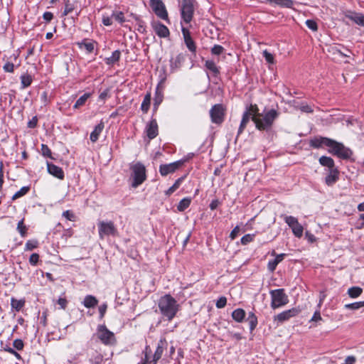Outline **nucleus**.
I'll use <instances>...</instances> for the list:
<instances>
[{"label":"nucleus","mask_w":364,"mask_h":364,"mask_svg":"<svg viewBox=\"0 0 364 364\" xmlns=\"http://www.w3.org/2000/svg\"><path fill=\"white\" fill-rule=\"evenodd\" d=\"M158 306L162 316L168 321L172 320L179 310L178 304L170 294L161 296L159 300Z\"/></svg>","instance_id":"f257e3e1"},{"label":"nucleus","mask_w":364,"mask_h":364,"mask_svg":"<svg viewBox=\"0 0 364 364\" xmlns=\"http://www.w3.org/2000/svg\"><path fill=\"white\" fill-rule=\"evenodd\" d=\"M278 117V112L275 109H270L264 115L260 114L259 117H252L256 127L259 130L269 129L274 119Z\"/></svg>","instance_id":"f03ea898"},{"label":"nucleus","mask_w":364,"mask_h":364,"mask_svg":"<svg viewBox=\"0 0 364 364\" xmlns=\"http://www.w3.org/2000/svg\"><path fill=\"white\" fill-rule=\"evenodd\" d=\"M132 179V186L136 188L141 185L146 178V168L140 162H137L131 166Z\"/></svg>","instance_id":"7ed1b4c3"},{"label":"nucleus","mask_w":364,"mask_h":364,"mask_svg":"<svg viewBox=\"0 0 364 364\" xmlns=\"http://www.w3.org/2000/svg\"><path fill=\"white\" fill-rule=\"evenodd\" d=\"M272 297L271 307L273 309L279 308L288 304V296L284 293L283 289L272 290L270 291Z\"/></svg>","instance_id":"20e7f679"},{"label":"nucleus","mask_w":364,"mask_h":364,"mask_svg":"<svg viewBox=\"0 0 364 364\" xmlns=\"http://www.w3.org/2000/svg\"><path fill=\"white\" fill-rule=\"evenodd\" d=\"M165 344V341H163L162 340H161L159 342L156 350L154 354L153 359L151 360H149V354L151 353V350L149 346H146L144 350V361L139 364H156L157 361L161 358L163 354Z\"/></svg>","instance_id":"39448f33"},{"label":"nucleus","mask_w":364,"mask_h":364,"mask_svg":"<svg viewBox=\"0 0 364 364\" xmlns=\"http://www.w3.org/2000/svg\"><path fill=\"white\" fill-rule=\"evenodd\" d=\"M328 151L340 158L348 159L352 154L351 151L345 147L341 143L331 139V142L328 145Z\"/></svg>","instance_id":"423d86ee"},{"label":"nucleus","mask_w":364,"mask_h":364,"mask_svg":"<svg viewBox=\"0 0 364 364\" xmlns=\"http://www.w3.org/2000/svg\"><path fill=\"white\" fill-rule=\"evenodd\" d=\"M97 338L105 345H114L116 343L114 334L107 329L105 325H100L97 328Z\"/></svg>","instance_id":"0eeeda50"},{"label":"nucleus","mask_w":364,"mask_h":364,"mask_svg":"<svg viewBox=\"0 0 364 364\" xmlns=\"http://www.w3.org/2000/svg\"><path fill=\"white\" fill-rule=\"evenodd\" d=\"M181 11L183 20L186 23H190L194 14L193 0H183Z\"/></svg>","instance_id":"6e6552de"},{"label":"nucleus","mask_w":364,"mask_h":364,"mask_svg":"<svg viewBox=\"0 0 364 364\" xmlns=\"http://www.w3.org/2000/svg\"><path fill=\"white\" fill-rule=\"evenodd\" d=\"M150 6L158 17L166 21H169L168 12L161 0H150Z\"/></svg>","instance_id":"1a4fd4ad"},{"label":"nucleus","mask_w":364,"mask_h":364,"mask_svg":"<svg viewBox=\"0 0 364 364\" xmlns=\"http://www.w3.org/2000/svg\"><path fill=\"white\" fill-rule=\"evenodd\" d=\"M98 228L100 238H103L105 235H116L117 234V228L112 221H100L98 223Z\"/></svg>","instance_id":"9d476101"},{"label":"nucleus","mask_w":364,"mask_h":364,"mask_svg":"<svg viewBox=\"0 0 364 364\" xmlns=\"http://www.w3.org/2000/svg\"><path fill=\"white\" fill-rule=\"evenodd\" d=\"M211 121L215 124H220L224 120L225 109L222 105H215L210 111Z\"/></svg>","instance_id":"9b49d317"},{"label":"nucleus","mask_w":364,"mask_h":364,"mask_svg":"<svg viewBox=\"0 0 364 364\" xmlns=\"http://www.w3.org/2000/svg\"><path fill=\"white\" fill-rule=\"evenodd\" d=\"M285 222L291 228L294 235L297 237H301L303 235L304 228L299 223L298 220L293 216H285Z\"/></svg>","instance_id":"f8f14e48"},{"label":"nucleus","mask_w":364,"mask_h":364,"mask_svg":"<svg viewBox=\"0 0 364 364\" xmlns=\"http://www.w3.org/2000/svg\"><path fill=\"white\" fill-rule=\"evenodd\" d=\"M300 311L301 310L298 308H292L277 314L274 316V320L279 323H283L289 320L291 318L295 317Z\"/></svg>","instance_id":"ddd939ff"},{"label":"nucleus","mask_w":364,"mask_h":364,"mask_svg":"<svg viewBox=\"0 0 364 364\" xmlns=\"http://www.w3.org/2000/svg\"><path fill=\"white\" fill-rule=\"evenodd\" d=\"M182 164L181 161H178L168 164H163L159 167V172L162 176H166L175 172Z\"/></svg>","instance_id":"4468645a"},{"label":"nucleus","mask_w":364,"mask_h":364,"mask_svg":"<svg viewBox=\"0 0 364 364\" xmlns=\"http://www.w3.org/2000/svg\"><path fill=\"white\" fill-rule=\"evenodd\" d=\"M152 28L155 33L161 38H166L170 34L168 28L159 21L153 22Z\"/></svg>","instance_id":"2eb2a0df"},{"label":"nucleus","mask_w":364,"mask_h":364,"mask_svg":"<svg viewBox=\"0 0 364 364\" xmlns=\"http://www.w3.org/2000/svg\"><path fill=\"white\" fill-rule=\"evenodd\" d=\"M146 132L149 139H153L158 135V124L156 119H151L146 125Z\"/></svg>","instance_id":"dca6fc26"},{"label":"nucleus","mask_w":364,"mask_h":364,"mask_svg":"<svg viewBox=\"0 0 364 364\" xmlns=\"http://www.w3.org/2000/svg\"><path fill=\"white\" fill-rule=\"evenodd\" d=\"M182 33L183 35V38H184V41H185V43L187 46V48H188V50L191 52H196V46L195 45V43L193 41V40L192 39L191 36V33L189 32V31L186 28H183L182 27Z\"/></svg>","instance_id":"f3484780"},{"label":"nucleus","mask_w":364,"mask_h":364,"mask_svg":"<svg viewBox=\"0 0 364 364\" xmlns=\"http://www.w3.org/2000/svg\"><path fill=\"white\" fill-rule=\"evenodd\" d=\"M344 15L356 24L364 26V15L350 11L345 12Z\"/></svg>","instance_id":"a211bd4d"},{"label":"nucleus","mask_w":364,"mask_h":364,"mask_svg":"<svg viewBox=\"0 0 364 364\" xmlns=\"http://www.w3.org/2000/svg\"><path fill=\"white\" fill-rule=\"evenodd\" d=\"M331 142V139L327 137H315L310 141V145L314 148H320L323 145L328 147L329 144Z\"/></svg>","instance_id":"6ab92c4d"},{"label":"nucleus","mask_w":364,"mask_h":364,"mask_svg":"<svg viewBox=\"0 0 364 364\" xmlns=\"http://www.w3.org/2000/svg\"><path fill=\"white\" fill-rule=\"evenodd\" d=\"M48 171L50 174L54 176L59 179H63L64 173L61 168L53 164H47Z\"/></svg>","instance_id":"aec40b11"},{"label":"nucleus","mask_w":364,"mask_h":364,"mask_svg":"<svg viewBox=\"0 0 364 364\" xmlns=\"http://www.w3.org/2000/svg\"><path fill=\"white\" fill-rule=\"evenodd\" d=\"M339 178V172L337 168H331L325 178V182L328 186H333Z\"/></svg>","instance_id":"412c9836"},{"label":"nucleus","mask_w":364,"mask_h":364,"mask_svg":"<svg viewBox=\"0 0 364 364\" xmlns=\"http://www.w3.org/2000/svg\"><path fill=\"white\" fill-rule=\"evenodd\" d=\"M105 127L104 122H100L94 129V130L90 134V140L92 142H95L97 141L100 134L102 132L103 129Z\"/></svg>","instance_id":"4be33fe9"},{"label":"nucleus","mask_w":364,"mask_h":364,"mask_svg":"<svg viewBox=\"0 0 364 364\" xmlns=\"http://www.w3.org/2000/svg\"><path fill=\"white\" fill-rule=\"evenodd\" d=\"M285 255H286L283 254V253L277 255L276 256L275 259L269 261L268 264H267L268 269L270 272H274L275 270L277 264L283 260Z\"/></svg>","instance_id":"5701e85b"},{"label":"nucleus","mask_w":364,"mask_h":364,"mask_svg":"<svg viewBox=\"0 0 364 364\" xmlns=\"http://www.w3.org/2000/svg\"><path fill=\"white\" fill-rule=\"evenodd\" d=\"M98 304V300L92 295H87L85 297L83 305L86 308H93Z\"/></svg>","instance_id":"b1692460"},{"label":"nucleus","mask_w":364,"mask_h":364,"mask_svg":"<svg viewBox=\"0 0 364 364\" xmlns=\"http://www.w3.org/2000/svg\"><path fill=\"white\" fill-rule=\"evenodd\" d=\"M319 163L322 166L328 167L329 170H331V168H336L334 167V161L331 157L323 156L319 159Z\"/></svg>","instance_id":"393cba45"},{"label":"nucleus","mask_w":364,"mask_h":364,"mask_svg":"<svg viewBox=\"0 0 364 364\" xmlns=\"http://www.w3.org/2000/svg\"><path fill=\"white\" fill-rule=\"evenodd\" d=\"M245 316V311L242 309H237L232 313V318L237 322H242Z\"/></svg>","instance_id":"a878e982"},{"label":"nucleus","mask_w":364,"mask_h":364,"mask_svg":"<svg viewBox=\"0 0 364 364\" xmlns=\"http://www.w3.org/2000/svg\"><path fill=\"white\" fill-rule=\"evenodd\" d=\"M250 119H252V117L250 115V113L245 112L242 116V119L238 129V134H241L245 128L246 127L247 124L250 122Z\"/></svg>","instance_id":"bb28decb"},{"label":"nucleus","mask_w":364,"mask_h":364,"mask_svg":"<svg viewBox=\"0 0 364 364\" xmlns=\"http://www.w3.org/2000/svg\"><path fill=\"white\" fill-rule=\"evenodd\" d=\"M150 104H151V94L147 93L145 95L144 100L141 105V109L143 111V112L146 113L148 112L149 107H150Z\"/></svg>","instance_id":"cd10ccee"},{"label":"nucleus","mask_w":364,"mask_h":364,"mask_svg":"<svg viewBox=\"0 0 364 364\" xmlns=\"http://www.w3.org/2000/svg\"><path fill=\"white\" fill-rule=\"evenodd\" d=\"M363 292L362 288L359 287H353L348 289V294L351 298H357Z\"/></svg>","instance_id":"c85d7f7f"},{"label":"nucleus","mask_w":364,"mask_h":364,"mask_svg":"<svg viewBox=\"0 0 364 364\" xmlns=\"http://www.w3.org/2000/svg\"><path fill=\"white\" fill-rule=\"evenodd\" d=\"M205 65V68L212 72L215 75L219 74V70L213 60H206Z\"/></svg>","instance_id":"c756f323"},{"label":"nucleus","mask_w":364,"mask_h":364,"mask_svg":"<svg viewBox=\"0 0 364 364\" xmlns=\"http://www.w3.org/2000/svg\"><path fill=\"white\" fill-rule=\"evenodd\" d=\"M191 204V199L188 198H185L183 199H182L178 206H177V209L178 211H183L185 210Z\"/></svg>","instance_id":"7c9ffc66"},{"label":"nucleus","mask_w":364,"mask_h":364,"mask_svg":"<svg viewBox=\"0 0 364 364\" xmlns=\"http://www.w3.org/2000/svg\"><path fill=\"white\" fill-rule=\"evenodd\" d=\"M90 97L89 93H85L83 95H82L75 102L74 105V108L77 109L80 107L81 106L84 105L87 99Z\"/></svg>","instance_id":"2f4dec72"},{"label":"nucleus","mask_w":364,"mask_h":364,"mask_svg":"<svg viewBox=\"0 0 364 364\" xmlns=\"http://www.w3.org/2000/svg\"><path fill=\"white\" fill-rule=\"evenodd\" d=\"M120 52L119 50H115L112 53V55L109 58H107V64H113L117 62L120 58Z\"/></svg>","instance_id":"473e14b6"},{"label":"nucleus","mask_w":364,"mask_h":364,"mask_svg":"<svg viewBox=\"0 0 364 364\" xmlns=\"http://www.w3.org/2000/svg\"><path fill=\"white\" fill-rule=\"evenodd\" d=\"M258 112H259V109H258L257 105H251L245 112L250 113V115L252 118L255 116L259 117L261 114Z\"/></svg>","instance_id":"72a5a7b5"},{"label":"nucleus","mask_w":364,"mask_h":364,"mask_svg":"<svg viewBox=\"0 0 364 364\" xmlns=\"http://www.w3.org/2000/svg\"><path fill=\"white\" fill-rule=\"evenodd\" d=\"M362 307H364V301L354 302L352 304H348L345 305L346 309H351V310H356V309H358Z\"/></svg>","instance_id":"f704fd0d"},{"label":"nucleus","mask_w":364,"mask_h":364,"mask_svg":"<svg viewBox=\"0 0 364 364\" xmlns=\"http://www.w3.org/2000/svg\"><path fill=\"white\" fill-rule=\"evenodd\" d=\"M11 304L13 309H15L16 311H19L23 306L24 301L12 298Z\"/></svg>","instance_id":"c9c22d12"},{"label":"nucleus","mask_w":364,"mask_h":364,"mask_svg":"<svg viewBox=\"0 0 364 364\" xmlns=\"http://www.w3.org/2000/svg\"><path fill=\"white\" fill-rule=\"evenodd\" d=\"M17 230L19 232L22 237H25L26 235L27 228L23 223V219L18 223Z\"/></svg>","instance_id":"e433bc0d"},{"label":"nucleus","mask_w":364,"mask_h":364,"mask_svg":"<svg viewBox=\"0 0 364 364\" xmlns=\"http://www.w3.org/2000/svg\"><path fill=\"white\" fill-rule=\"evenodd\" d=\"M28 191H29V187H27V186L22 187L18 191H17L12 196V200H16V199L24 196L25 194H26L28 193Z\"/></svg>","instance_id":"4c0bfd02"},{"label":"nucleus","mask_w":364,"mask_h":364,"mask_svg":"<svg viewBox=\"0 0 364 364\" xmlns=\"http://www.w3.org/2000/svg\"><path fill=\"white\" fill-rule=\"evenodd\" d=\"M21 84L23 85V87H28L32 82L31 77L28 75H23L21 77Z\"/></svg>","instance_id":"58836bf2"},{"label":"nucleus","mask_w":364,"mask_h":364,"mask_svg":"<svg viewBox=\"0 0 364 364\" xmlns=\"http://www.w3.org/2000/svg\"><path fill=\"white\" fill-rule=\"evenodd\" d=\"M112 17H113L117 21L119 22L120 23H122L125 21L124 14L122 11L114 12L112 15Z\"/></svg>","instance_id":"ea45409f"},{"label":"nucleus","mask_w":364,"mask_h":364,"mask_svg":"<svg viewBox=\"0 0 364 364\" xmlns=\"http://www.w3.org/2000/svg\"><path fill=\"white\" fill-rule=\"evenodd\" d=\"M263 56L268 63H270V64L274 63V55L272 53H270L269 52H268L267 50L263 51Z\"/></svg>","instance_id":"a19ab883"},{"label":"nucleus","mask_w":364,"mask_h":364,"mask_svg":"<svg viewBox=\"0 0 364 364\" xmlns=\"http://www.w3.org/2000/svg\"><path fill=\"white\" fill-rule=\"evenodd\" d=\"M255 235L247 234L241 238V243L242 245H247L253 240Z\"/></svg>","instance_id":"79ce46f5"},{"label":"nucleus","mask_w":364,"mask_h":364,"mask_svg":"<svg viewBox=\"0 0 364 364\" xmlns=\"http://www.w3.org/2000/svg\"><path fill=\"white\" fill-rule=\"evenodd\" d=\"M306 25L309 29L312 30L313 31H316L318 30L317 23L314 20H307L306 21Z\"/></svg>","instance_id":"37998d69"},{"label":"nucleus","mask_w":364,"mask_h":364,"mask_svg":"<svg viewBox=\"0 0 364 364\" xmlns=\"http://www.w3.org/2000/svg\"><path fill=\"white\" fill-rule=\"evenodd\" d=\"M227 304V299L225 296L220 297L216 301V307L218 309H222Z\"/></svg>","instance_id":"c03bdc74"},{"label":"nucleus","mask_w":364,"mask_h":364,"mask_svg":"<svg viewBox=\"0 0 364 364\" xmlns=\"http://www.w3.org/2000/svg\"><path fill=\"white\" fill-rule=\"evenodd\" d=\"M223 50H224V48L221 46L215 45L211 49V53L213 55H218L221 54Z\"/></svg>","instance_id":"a18cd8bd"},{"label":"nucleus","mask_w":364,"mask_h":364,"mask_svg":"<svg viewBox=\"0 0 364 364\" xmlns=\"http://www.w3.org/2000/svg\"><path fill=\"white\" fill-rule=\"evenodd\" d=\"M322 320V317L321 316V313H320V309H318V310H316L312 318H311L310 321L311 322H318V321H320Z\"/></svg>","instance_id":"49530a36"},{"label":"nucleus","mask_w":364,"mask_h":364,"mask_svg":"<svg viewBox=\"0 0 364 364\" xmlns=\"http://www.w3.org/2000/svg\"><path fill=\"white\" fill-rule=\"evenodd\" d=\"M14 347L18 350H21L23 348V342L21 339H16L13 342Z\"/></svg>","instance_id":"de8ad7c7"},{"label":"nucleus","mask_w":364,"mask_h":364,"mask_svg":"<svg viewBox=\"0 0 364 364\" xmlns=\"http://www.w3.org/2000/svg\"><path fill=\"white\" fill-rule=\"evenodd\" d=\"M41 152H42V154L45 156H48V157L51 156V151L48 148V146L46 144L41 145Z\"/></svg>","instance_id":"09e8293b"},{"label":"nucleus","mask_w":364,"mask_h":364,"mask_svg":"<svg viewBox=\"0 0 364 364\" xmlns=\"http://www.w3.org/2000/svg\"><path fill=\"white\" fill-rule=\"evenodd\" d=\"M37 244L38 243H37L36 241L28 240L26 243V250H32L35 249L37 247Z\"/></svg>","instance_id":"8fccbe9b"},{"label":"nucleus","mask_w":364,"mask_h":364,"mask_svg":"<svg viewBox=\"0 0 364 364\" xmlns=\"http://www.w3.org/2000/svg\"><path fill=\"white\" fill-rule=\"evenodd\" d=\"M247 321L250 324V328L251 331H253L257 324V318H247Z\"/></svg>","instance_id":"3c124183"},{"label":"nucleus","mask_w":364,"mask_h":364,"mask_svg":"<svg viewBox=\"0 0 364 364\" xmlns=\"http://www.w3.org/2000/svg\"><path fill=\"white\" fill-rule=\"evenodd\" d=\"M73 9H74L73 6L72 4H70L69 3V1H68V2L65 3V9L63 11V15L64 16L68 15V14H70V12L73 11Z\"/></svg>","instance_id":"603ef678"},{"label":"nucleus","mask_w":364,"mask_h":364,"mask_svg":"<svg viewBox=\"0 0 364 364\" xmlns=\"http://www.w3.org/2000/svg\"><path fill=\"white\" fill-rule=\"evenodd\" d=\"M4 350L14 355L17 359L21 358L20 354L18 353H17L16 350H14L13 348H11V347L6 346V348H4Z\"/></svg>","instance_id":"864d4df0"},{"label":"nucleus","mask_w":364,"mask_h":364,"mask_svg":"<svg viewBox=\"0 0 364 364\" xmlns=\"http://www.w3.org/2000/svg\"><path fill=\"white\" fill-rule=\"evenodd\" d=\"M39 255L36 253H33L30 256L29 262L32 265H36L38 261Z\"/></svg>","instance_id":"5fc2aeb1"},{"label":"nucleus","mask_w":364,"mask_h":364,"mask_svg":"<svg viewBox=\"0 0 364 364\" xmlns=\"http://www.w3.org/2000/svg\"><path fill=\"white\" fill-rule=\"evenodd\" d=\"M240 231V227L237 225L230 232V237L235 240Z\"/></svg>","instance_id":"6e6d98bb"},{"label":"nucleus","mask_w":364,"mask_h":364,"mask_svg":"<svg viewBox=\"0 0 364 364\" xmlns=\"http://www.w3.org/2000/svg\"><path fill=\"white\" fill-rule=\"evenodd\" d=\"M82 46L86 49L88 53H92L94 50V43H83Z\"/></svg>","instance_id":"4d7b16f0"},{"label":"nucleus","mask_w":364,"mask_h":364,"mask_svg":"<svg viewBox=\"0 0 364 364\" xmlns=\"http://www.w3.org/2000/svg\"><path fill=\"white\" fill-rule=\"evenodd\" d=\"M14 68V65L12 63L8 62V63H5V65H4V70L8 73H13Z\"/></svg>","instance_id":"13d9d810"},{"label":"nucleus","mask_w":364,"mask_h":364,"mask_svg":"<svg viewBox=\"0 0 364 364\" xmlns=\"http://www.w3.org/2000/svg\"><path fill=\"white\" fill-rule=\"evenodd\" d=\"M299 109L301 112H304L306 113H312L313 112V109L308 105H302L300 106Z\"/></svg>","instance_id":"bf43d9fd"},{"label":"nucleus","mask_w":364,"mask_h":364,"mask_svg":"<svg viewBox=\"0 0 364 364\" xmlns=\"http://www.w3.org/2000/svg\"><path fill=\"white\" fill-rule=\"evenodd\" d=\"M63 216H64L65 218L71 221L73 220L75 218L74 214L70 210H66L63 212Z\"/></svg>","instance_id":"052dcab7"},{"label":"nucleus","mask_w":364,"mask_h":364,"mask_svg":"<svg viewBox=\"0 0 364 364\" xmlns=\"http://www.w3.org/2000/svg\"><path fill=\"white\" fill-rule=\"evenodd\" d=\"M107 306L106 304H102L100 307H99V312H100V318H103L104 316H105V314L107 311Z\"/></svg>","instance_id":"680f3d73"},{"label":"nucleus","mask_w":364,"mask_h":364,"mask_svg":"<svg viewBox=\"0 0 364 364\" xmlns=\"http://www.w3.org/2000/svg\"><path fill=\"white\" fill-rule=\"evenodd\" d=\"M43 18L45 21L49 22L53 19V14L51 12L47 11L43 14Z\"/></svg>","instance_id":"e2e57ef3"},{"label":"nucleus","mask_w":364,"mask_h":364,"mask_svg":"<svg viewBox=\"0 0 364 364\" xmlns=\"http://www.w3.org/2000/svg\"><path fill=\"white\" fill-rule=\"evenodd\" d=\"M181 181V178L178 179L176 183L168 189V193H173L178 188Z\"/></svg>","instance_id":"0e129e2a"},{"label":"nucleus","mask_w":364,"mask_h":364,"mask_svg":"<svg viewBox=\"0 0 364 364\" xmlns=\"http://www.w3.org/2000/svg\"><path fill=\"white\" fill-rule=\"evenodd\" d=\"M58 304L63 309H65L67 306L68 301L64 298H60L58 300Z\"/></svg>","instance_id":"69168bd1"},{"label":"nucleus","mask_w":364,"mask_h":364,"mask_svg":"<svg viewBox=\"0 0 364 364\" xmlns=\"http://www.w3.org/2000/svg\"><path fill=\"white\" fill-rule=\"evenodd\" d=\"M356 361L355 356L349 355L345 360V364H354Z\"/></svg>","instance_id":"338daca9"},{"label":"nucleus","mask_w":364,"mask_h":364,"mask_svg":"<svg viewBox=\"0 0 364 364\" xmlns=\"http://www.w3.org/2000/svg\"><path fill=\"white\" fill-rule=\"evenodd\" d=\"M112 17L103 16V18H102V23H103V24L105 26H110V25H112Z\"/></svg>","instance_id":"774afa93"}]
</instances>
